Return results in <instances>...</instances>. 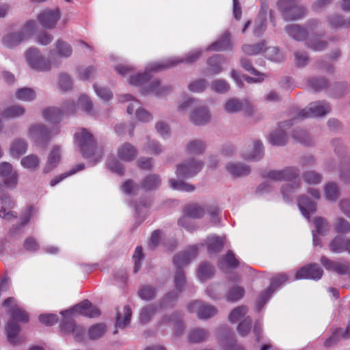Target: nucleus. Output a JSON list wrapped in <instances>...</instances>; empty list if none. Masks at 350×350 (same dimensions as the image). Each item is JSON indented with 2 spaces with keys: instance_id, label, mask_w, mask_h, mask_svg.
I'll list each match as a JSON object with an SVG mask.
<instances>
[{
  "instance_id": "1",
  "label": "nucleus",
  "mask_w": 350,
  "mask_h": 350,
  "mask_svg": "<svg viewBox=\"0 0 350 350\" xmlns=\"http://www.w3.org/2000/svg\"><path fill=\"white\" fill-rule=\"evenodd\" d=\"M75 143L84 158L94 163L98 162L103 154V150L96 145L92 133L86 129H79L74 135Z\"/></svg>"
},
{
  "instance_id": "2",
  "label": "nucleus",
  "mask_w": 350,
  "mask_h": 350,
  "mask_svg": "<svg viewBox=\"0 0 350 350\" xmlns=\"http://www.w3.org/2000/svg\"><path fill=\"white\" fill-rule=\"evenodd\" d=\"M15 302V299L13 297H9L3 302V306L11 307L10 312V319L7 324L5 331L8 341L13 345L18 344L20 342L18 336L20 327L15 321L27 323L29 321L28 314L22 308L18 307Z\"/></svg>"
},
{
  "instance_id": "3",
  "label": "nucleus",
  "mask_w": 350,
  "mask_h": 350,
  "mask_svg": "<svg viewBox=\"0 0 350 350\" xmlns=\"http://www.w3.org/2000/svg\"><path fill=\"white\" fill-rule=\"evenodd\" d=\"M201 55L202 51L200 50L195 49L189 52L184 59L180 57H172L161 62L152 63L148 66V68L151 71H159L170 68L182 62L192 64L196 62L200 57Z\"/></svg>"
},
{
  "instance_id": "4",
  "label": "nucleus",
  "mask_w": 350,
  "mask_h": 350,
  "mask_svg": "<svg viewBox=\"0 0 350 350\" xmlns=\"http://www.w3.org/2000/svg\"><path fill=\"white\" fill-rule=\"evenodd\" d=\"M277 6L286 21L299 19L306 13V8L299 5V0H280L278 1Z\"/></svg>"
},
{
  "instance_id": "5",
  "label": "nucleus",
  "mask_w": 350,
  "mask_h": 350,
  "mask_svg": "<svg viewBox=\"0 0 350 350\" xmlns=\"http://www.w3.org/2000/svg\"><path fill=\"white\" fill-rule=\"evenodd\" d=\"M204 209L197 204H187L184 208V215L178 219V224L189 232H193L197 226L191 222L189 218L200 219L204 216Z\"/></svg>"
},
{
  "instance_id": "6",
  "label": "nucleus",
  "mask_w": 350,
  "mask_h": 350,
  "mask_svg": "<svg viewBox=\"0 0 350 350\" xmlns=\"http://www.w3.org/2000/svg\"><path fill=\"white\" fill-rule=\"evenodd\" d=\"M202 161L189 159L177 165L176 174L179 178H189L196 176L203 167Z\"/></svg>"
},
{
  "instance_id": "7",
  "label": "nucleus",
  "mask_w": 350,
  "mask_h": 350,
  "mask_svg": "<svg viewBox=\"0 0 350 350\" xmlns=\"http://www.w3.org/2000/svg\"><path fill=\"white\" fill-rule=\"evenodd\" d=\"M26 59L29 66L36 70L48 71L51 68V62L36 48H31L27 51Z\"/></svg>"
},
{
  "instance_id": "8",
  "label": "nucleus",
  "mask_w": 350,
  "mask_h": 350,
  "mask_svg": "<svg viewBox=\"0 0 350 350\" xmlns=\"http://www.w3.org/2000/svg\"><path fill=\"white\" fill-rule=\"evenodd\" d=\"M26 59L29 66L36 70L48 71L51 68V62L36 48H31L27 51Z\"/></svg>"
},
{
  "instance_id": "9",
  "label": "nucleus",
  "mask_w": 350,
  "mask_h": 350,
  "mask_svg": "<svg viewBox=\"0 0 350 350\" xmlns=\"http://www.w3.org/2000/svg\"><path fill=\"white\" fill-rule=\"evenodd\" d=\"M330 111L329 105L325 101L311 103L307 108L300 111L297 115V119L310 117H322Z\"/></svg>"
},
{
  "instance_id": "10",
  "label": "nucleus",
  "mask_w": 350,
  "mask_h": 350,
  "mask_svg": "<svg viewBox=\"0 0 350 350\" xmlns=\"http://www.w3.org/2000/svg\"><path fill=\"white\" fill-rule=\"evenodd\" d=\"M58 133L59 129L57 128L49 130L43 124H36L31 128L29 135L37 144L44 145L53 136Z\"/></svg>"
},
{
  "instance_id": "11",
  "label": "nucleus",
  "mask_w": 350,
  "mask_h": 350,
  "mask_svg": "<svg viewBox=\"0 0 350 350\" xmlns=\"http://www.w3.org/2000/svg\"><path fill=\"white\" fill-rule=\"evenodd\" d=\"M188 310L191 313H196L200 319H206L215 316L217 308L211 305L206 304L201 301L196 300L187 306Z\"/></svg>"
},
{
  "instance_id": "12",
  "label": "nucleus",
  "mask_w": 350,
  "mask_h": 350,
  "mask_svg": "<svg viewBox=\"0 0 350 350\" xmlns=\"http://www.w3.org/2000/svg\"><path fill=\"white\" fill-rule=\"evenodd\" d=\"M72 313L93 318L98 317L100 311L96 307L93 306L90 301L86 299L80 304L75 305L72 310L61 312L63 316L68 317H70Z\"/></svg>"
},
{
  "instance_id": "13",
  "label": "nucleus",
  "mask_w": 350,
  "mask_h": 350,
  "mask_svg": "<svg viewBox=\"0 0 350 350\" xmlns=\"http://www.w3.org/2000/svg\"><path fill=\"white\" fill-rule=\"evenodd\" d=\"M323 274V270L318 264L310 263L300 268L296 273L295 280L308 279L319 280Z\"/></svg>"
},
{
  "instance_id": "14",
  "label": "nucleus",
  "mask_w": 350,
  "mask_h": 350,
  "mask_svg": "<svg viewBox=\"0 0 350 350\" xmlns=\"http://www.w3.org/2000/svg\"><path fill=\"white\" fill-rule=\"evenodd\" d=\"M287 280L288 276L284 273L278 274L271 280L269 287L265 292L262 293L258 298L257 306L258 310H260L261 308L263 307L275 289H276L283 283L286 282Z\"/></svg>"
},
{
  "instance_id": "15",
  "label": "nucleus",
  "mask_w": 350,
  "mask_h": 350,
  "mask_svg": "<svg viewBox=\"0 0 350 350\" xmlns=\"http://www.w3.org/2000/svg\"><path fill=\"white\" fill-rule=\"evenodd\" d=\"M299 175V170L294 167H287L281 170H271L267 177L272 180L286 181L292 180Z\"/></svg>"
},
{
  "instance_id": "16",
  "label": "nucleus",
  "mask_w": 350,
  "mask_h": 350,
  "mask_svg": "<svg viewBox=\"0 0 350 350\" xmlns=\"http://www.w3.org/2000/svg\"><path fill=\"white\" fill-rule=\"evenodd\" d=\"M0 176L3 178L4 184L8 188H14L18 183V173L13 170L12 165L8 162L0 163Z\"/></svg>"
},
{
  "instance_id": "17",
  "label": "nucleus",
  "mask_w": 350,
  "mask_h": 350,
  "mask_svg": "<svg viewBox=\"0 0 350 350\" xmlns=\"http://www.w3.org/2000/svg\"><path fill=\"white\" fill-rule=\"evenodd\" d=\"M224 108L227 113H237L241 110L249 115L252 113V106L248 100H241L237 98H231L224 105Z\"/></svg>"
},
{
  "instance_id": "18",
  "label": "nucleus",
  "mask_w": 350,
  "mask_h": 350,
  "mask_svg": "<svg viewBox=\"0 0 350 350\" xmlns=\"http://www.w3.org/2000/svg\"><path fill=\"white\" fill-rule=\"evenodd\" d=\"M59 18V9L44 10L38 17L40 24L46 29H53Z\"/></svg>"
},
{
  "instance_id": "19",
  "label": "nucleus",
  "mask_w": 350,
  "mask_h": 350,
  "mask_svg": "<svg viewBox=\"0 0 350 350\" xmlns=\"http://www.w3.org/2000/svg\"><path fill=\"white\" fill-rule=\"evenodd\" d=\"M320 262L325 269L334 271L339 275H345L350 273V268L347 262L334 261L325 256L321 257Z\"/></svg>"
},
{
  "instance_id": "20",
  "label": "nucleus",
  "mask_w": 350,
  "mask_h": 350,
  "mask_svg": "<svg viewBox=\"0 0 350 350\" xmlns=\"http://www.w3.org/2000/svg\"><path fill=\"white\" fill-rule=\"evenodd\" d=\"M198 247L197 246L191 247L187 251L179 253L174 258V264L176 267L177 270L187 264L197 256Z\"/></svg>"
},
{
  "instance_id": "21",
  "label": "nucleus",
  "mask_w": 350,
  "mask_h": 350,
  "mask_svg": "<svg viewBox=\"0 0 350 350\" xmlns=\"http://www.w3.org/2000/svg\"><path fill=\"white\" fill-rule=\"evenodd\" d=\"M182 314L179 312H174L170 316H164L159 321V325L172 323L174 325V334L176 336L181 334L184 330V325L181 321Z\"/></svg>"
},
{
  "instance_id": "22",
  "label": "nucleus",
  "mask_w": 350,
  "mask_h": 350,
  "mask_svg": "<svg viewBox=\"0 0 350 350\" xmlns=\"http://www.w3.org/2000/svg\"><path fill=\"white\" fill-rule=\"evenodd\" d=\"M67 324L72 327V333L77 341H81L84 334V330L80 325H77L68 317L64 316V319L61 323V329L65 333H70V329L67 327Z\"/></svg>"
},
{
  "instance_id": "23",
  "label": "nucleus",
  "mask_w": 350,
  "mask_h": 350,
  "mask_svg": "<svg viewBox=\"0 0 350 350\" xmlns=\"http://www.w3.org/2000/svg\"><path fill=\"white\" fill-rule=\"evenodd\" d=\"M211 120V115L206 107H201L193 110L190 114V120L196 125H203Z\"/></svg>"
},
{
  "instance_id": "24",
  "label": "nucleus",
  "mask_w": 350,
  "mask_h": 350,
  "mask_svg": "<svg viewBox=\"0 0 350 350\" xmlns=\"http://www.w3.org/2000/svg\"><path fill=\"white\" fill-rule=\"evenodd\" d=\"M72 53V49L71 46L61 39L56 42L55 49L49 53L51 57L57 56L63 58L69 57Z\"/></svg>"
},
{
  "instance_id": "25",
  "label": "nucleus",
  "mask_w": 350,
  "mask_h": 350,
  "mask_svg": "<svg viewBox=\"0 0 350 350\" xmlns=\"http://www.w3.org/2000/svg\"><path fill=\"white\" fill-rule=\"evenodd\" d=\"M136 148L129 143H124L118 149V157L124 161H131L137 157Z\"/></svg>"
},
{
  "instance_id": "26",
  "label": "nucleus",
  "mask_w": 350,
  "mask_h": 350,
  "mask_svg": "<svg viewBox=\"0 0 350 350\" xmlns=\"http://www.w3.org/2000/svg\"><path fill=\"white\" fill-rule=\"evenodd\" d=\"M285 31L289 36L298 41L305 40L308 36L307 30L297 24L286 26Z\"/></svg>"
},
{
  "instance_id": "27",
  "label": "nucleus",
  "mask_w": 350,
  "mask_h": 350,
  "mask_svg": "<svg viewBox=\"0 0 350 350\" xmlns=\"http://www.w3.org/2000/svg\"><path fill=\"white\" fill-rule=\"evenodd\" d=\"M35 211L34 207L29 206L22 216L21 224L17 226H13L10 230L9 234L12 237L20 235L22 233V228L29 222Z\"/></svg>"
},
{
  "instance_id": "28",
  "label": "nucleus",
  "mask_w": 350,
  "mask_h": 350,
  "mask_svg": "<svg viewBox=\"0 0 350 350\" xmlns=\"http://www.w3.org/2000/svg\"><path fill=\"white\" fill-rule=\"evenodd\" d=\"M61 158V149L58 146H55L53 147V150L51 151L48 161L46 163V165L44 168V172L48 173L51 170H52L54 167L57 166L58 163L60 161Z\"/></svg>"
},
{
  "instance_id": "29",
  "label": "nucleus",
  "mask_w": 350,
  "mask_h": 350,
  "mask_svg": "<svg viewBox=\"0 0 350 350\" xmlns=\"http://www.w3.org/2000/svg\"><path fill=\"white\" fill-rule=\"evenodd\" d=\"M298 206L303 215L307 219L310 218V213L316 211V204L306 196L299 198Z\"/></svg>"
},
{
  "instance_id": "30",
  "label": "nucleus",
  "mask_w": 350,
  "mask_h": 350,
  "mask_svg": "<svg viewBox=\"0 0 350 350\" xmlns=\"http://www.w3.org/2000/svg\"><path fill=\"white\" fill-rule=\"evenodd\" d=\"M2 206L0 209V217L5 220H11L17 217L16 214L12 211H7L6 208H12L14 206V202L10 198L5 197L1 200Z\"/></svg>"
},
{
  "instance_id": "31",
  "label": "nucleus",
  "mask_w": 350,
  "mask_h": 350,
  "mask_svg": "<svg viewBox=\"0 0 350 350\" xmlns=\"http://www.w3.org/2000/svg\"><path fill=\"white\" fill-rule=\"evenodd\" d=\"M27 143L23 139H14L10 148V152L12 157L18 158L27 150Z\"/></svg>"
},
{
  "instance_id": "32",
  "label": "nucleus",
  "mask_w": 350,
  "mask_h": 350,
  "mask_svg": "<svg viewBox=\"0 0 350 350\" xmlns=\"http://www.w3.org/2000/svg\"><path fill=\"white\" fill-rule=\"evenodd\" d=\"M239 260L235 258L234 254L231 251L224 255L219 261L218 266L221 270L227 269H234L239 265Z\"/></svg>"
},
{
  "instance_id": "33",
  "label": "nucleus",
  "mask_w": 350,
  "mask_h": 350,
  "mask_svg": "<svg viewBox=\"0 0 350 350\" xmlns=\"http://www.w3.org/2000/svg\"><path fill=\"white\" fill-rule=\"evenodd\" d=\"M207 250L209 254H215L221 251L224 247V239L217 236L211 235L206 240Z\"/></svg>"
},
{
  "instance_id": "34",
  "label": "nucleus",
  "mask_w": 350,
  "mask_h": 350,
  "mask_svg": "<svg viewBox=\"0 0 350 350\" xmlns=\"http://www.w3.org/2000/svg\"><path fill=\"white\" fill-rule=\"evenodd\" d=\"M226 170L233 176H242L247 175L250 169L247 165L240 163H229L226 167Z\"/></svg>"
},
{
  "instance_id": "35",
  "label": "nucleus",
  "mask_w": 350,
  "mask_h": 350,
  "mask_svg": "<svg viewBox=\"0 0 350 350\" xmlns=\"http://www.w3.org/2000/svg\"><path fill=\"white\" fill-rule=\"evenodd\" d=\"M347 239L342 235L336 236L329 243V250L335 254H341L345 252Z\"/></svg>"
},
{
  "instance_id": "36",
  "label": "nucleus",
  "mask_w": 350,
  "mask_h": 350,
  "mask_svg": "<svg viewBox=\"0 0 350 350\" xmlns=\"http://www.w3.org/2000/svg\"><path fill=\"white\" fill-rule=\"evenodd\" d=\"M161 183L159 176L151 174L147 176L140 184V187L145 191H150L157 189Z\"/></svg>"
},
{
  "instance_id": "37",
  "label": "nucleus",
  "mask_w": 350,
  "mask_h": 350,
  "mask_svg": "<svg viewBox=\"0 0 350 350\" xmlns=\"http://www.w3.org/2000/svg\"><path fill=\"white\" fill-rule=\"evenodd\" d=\"M131 315V308L129 306H125L123 308L122 315L120 312L116 314V326L120 329L126 327L130 323Z\"/></svg>"
},
{
  "instance_id": "38",
  "label": "nucleus",
  "mask_w": 350,
  "mask_h": 350,
  "mask_svg": "<svg viewBox=\"0 0 350 350\" xmlns=\"http://www.w3.org/2000/svg\"><path fill=\"white\" fill-rule=\"evenodd\" d=\"M231 44L229 33H225L222 38L211 44L207 50L211 51H225L230 49Z\"/></svg>"
},
{
  "instance_id": "39",
  "label": "nucleus",
  "mask_w": 350,
  "mask_h": 350,
  "mask_svg": "<svg viewBox=\"0 0 350 350\" xmlns=\"http://www.w3.org/2000/svg\"><path fill=\"white\" fill-rule=\"evenodd\" d=\"M158 307L155 304H148L143 307L139 313V321L142 323H147L154 316Z\"/></svg>"
},
{
  "instance_id": "40",
  "label": "nucleus",
  "mask_w": 350,
  "mask_h": 350,
  "mask_svg": "<svg viewBox=\"0 0 350 350\" xmlns=\"http://www.w3.org/2000/svg\"><path fill=\"white\" fill-rule=\"evenodd\" d=\"M224 62V58L221 55H215L208 59L209 66L208 72L210 74H218L221 71V65Z\"/></svg>"
},
{
  "instance_id": "41",
  "label": "nucleus",
  "mask_w": 350,
  "mask_h": 350,
  "mask_svg": "<svg viewBox=\"0 0 350 350\" xmlns=\"http://www.w3.org/2000/svg\"><path fill=\"white\" fill-rule=\"evenodd\" d=\"M63 112L58 107H49L44 110V118L50 122H59L62 117Z\"/></svg>"
},
{
  "instance_id": "42",
  "label": "nucleus",
  "mask_w": 350,
  "mask_h": 350,
  "mask_svg": "<svg viewBox=\"0 0 350 350\" xmlns=\"http://www.w3.org/2000/svg\"><path fill=\"white\" fill-rule=\"evenodd\" d=\"M208 337L207 330L202 328H195L189 333V341L191 342H201L206 340Z\"/></svg>"
},
{
  "instance_id": "43",
  "label": "nucleus",
  "mask_w": 350,
  "mask_h": 350,
  "mask_svg": "<svg viewBox=\"0 0 350 350\" xmlns=\"http://www.w3.org/2000/svg\"><path fill=\"white\" fill-rule=\"evenodd\" d=\"M206 145L202 141L195 139L187 144L186 151L189 154H199L204 151Z\"/></svg>"
},
{
  "instance_id": "44",
  "label": "nucleus",
  "mask_w": 350,
  "mask_h": 350,
  "mask_svg": "<svg viewBox=\"0 0 350 350\" xmlns=\"http://www.w3.org/2000/svg\"><path fill=\"white\" fill-rule=\"evenodd\" d=\"M266 42H261L256 44H244L242 46V50L244 53L248 55H256L261 52H264Z\"/></svg>"
},
{
  "instance_id": "45",
  "label": "nucleus",
  "mask_w": 350,
  "mask_h": 350,
  "mask_svg": "<svg viewBox=\"0 0 350 350\" xmlns=\"http://www.w3.org/2000/svg\"><path fill=\"white\" fill-rule=\"evenodd\" d=\"M214 274V268L212 265L203 262L198 270V275L200 280L204 281L211 278Z\"/></svg>"
},
{
  "instance_id": "46",
  "label": "nucleus",
  "mask_w": 350,
  "mask_h": 350,
  "mask_svg": "<svg viewBox=\"0 0 350 350\" xmlns=\"http://www.w3.org/2000/svg\"><path fill=\"white\" fill-rule=\"evenodd\" d=\"M269 141L273 145L283 146L286 144L287 137L283 131L279 130L270 134Z\"/></svg>"
},
{
  "instance_id": "47",
  "label": "nucleus",
  "mask_w": 350,
  "mask_h": 350,
  "mask_svg": "<svg viewBox=\"0 0 350 350\" xmlns=\"http://www.w3.org/2000/svg\"><path fill=\"white\" fill-rule=\"evenodd\" d=\"M25 109L21 105H12L7 109L3 113V117L6 118H15L23 116Z\"/></svg>"
},
{
  "instance_id": "48",
  "label": "nucleus",
  "mask_w": 350,
  "mask_h": 350,
  "mask_svg": "<svg viewBox=\"0 0 350 350\" xmlns=\"http://www.w3.org/2000/svg\"><path fill=\"white\" fill-rule=\"evenodd\" d=\"M265 56L267 59L272 62H280L283 59V55L280 50L275 46L266 47L264 52Z\"/></svg>"
},
{
  "instance_id": "49",
  "label": "nucleus",
  "mask_w": 350,
  "mask_h": 350,
  "mask_svg": "<svg viewBox=\"0 0 350 350\" xmlns=\"http://www.w3.org/2000/svg\"><path fill=\"white\" fill-rule=\"evenodd\" d=\"M307 46L314 51H320L327 47L328 43L325 40H321L318 38L311 37L307 40Z\"/></svg>"
},
{
  "instance_id": "50",
  "label": "nucleus",
  "mask_w": 350,
  "mask_h": 350,
  "mask_svg": "<svg viewBox=\"0 0 350 350\" xmlns=\"http://www.w3.org/2000/svg\"><path fill=\"white\" fill-rule=\"evenodd\" d=\"M245 294V290L243 287L239 286H234L230 288L227 295L226 299L228 301H237L241 299Z\"/></svg>"
},
{
  "instance_id": "51",
  "label": "nucleus",
  "mask_w": 350,
  "mask_h": 350,
  "mask_svg": "<svg viewBox=\"0 0 350 350\" xmlns=\"http://www.w3.org/2000/svg\"><path fill=\"white\" fill-rule=\"evenodd\" d=\"M16 96L23 101H31L36 98L34 90L29 88H23L17 90Z\"/></svg>"
},
{
  "instance_id": "52",
  "label": "nucleus",
  "mask_w": 350,
  "mask_h": 350,
  "mask_svg": "<svg viewBox=\"0 0 350 350\" xmlns=\"http://www.w3.org/2000/svg\"><path fill=\"white\" fill-rule=\"evenodd\" d=\"M23 40V34L21 32H15L5 36L3 42L6 46L12 47L21 43Z\"/></svg>"
},
{
  "instance_id": "53",
  "label": "nucleus",
  "mask_w": 350,
  "mask_h": 350,
  "mask_svg": "<svg viewBox=\"0 0 350 350\" xmlns=\"http://www.w3.org/2000/svg\"><path fill=\"white\" fill-rule=\"evenodd\" d=\"M334 228L338 233L347 234L350 232V224L345 219L339 217L334 223Z\"/></svg>"
},
{
  "instance_id": "54",
  "label": "nucleus",
  "mask_w": 350,
  "mask_h": 350,
  "mask_svg": "<svg viewBox=\"0 0 350 350\" xmlns=\"http://www.w3.org/2000/svg\"><path fill=\"white\" fill-rule=\"evenodd\" d=\"M170 183L172 189L180 191L191 192L195 189V187L193 185L185 183L183 180L171 179L170 180Z\"/></svg>"
},
{
  "instance_id": "55",
  "label": "nucleus",
  "mask_w": 350,
  "mask_h": 350,
  "mask_svg": "<svg viewBox=\"0 0 350 350\" xmlns=\"http://www.w3.org/2000/svg\"><path fill=\"white\" fill-rule=\"evenodd\" d=\"M302 178L308 185L319 184L322 181V176L320 174L314 171H307L302 175Z\"/></svg>"
},
{
  "instance_id": "56",
  "label": "nucleus",
  "mask_w": 350,
  "mask_h": 350,
  "mask_svg": "<svg viewBox=\"0 0 350 350\" xmlns=\"http://www.w3.org/2000/svg\"><path fill=\"white\" fill-rule=\"evenodd\" d=\"M170 92L171 88L170 87H160V82L159 81H152L148 90V92L154 94L156 96H163Z\"/></svg>"
},
{
  "instance_id": "57",
  "label": "nucleus",
  "mask_w": 350,
  "mask_h": 350,
  "mask_svg": "<svg viewBox=\"0 0 350 350\" xmlns=\"http://www.w3.org/2000/svg\"><path fill=\"white\" fill-rule=\"evenodd\" d=\"M264 154L263 145L260 141H255L254 142V150L250 154L245 157L246 159L256 161L262 157Z\"/></svg>"
},
{
  "instance_id": "58",
  "label": "nucleus",
  "mask_w": 350,
  "mask_h": 350,
  "mask_svg": "<svg viewBox=\"0 0 350 350\" xmlns=\"http://www.w3.org/2000/svg\"><path fill=\"white\" fill-rule=\"evenodd\" d=\"M21 165L27 169H36L40 163L38 157L35 154H29L21 159Z\"/></svg>"
},
{
  "instance_id": "59",
  "label": "nucleus",
  "mask_w": 350,
  "mask_h": 350,
  "mask_svg": "<svg viewBox=\"0 0 350 350\" xmlns=\"http://www.w3.org/2000/svg\"><path fill=\"white\" fill-rule=\"evenodd\" d=\"M138 294L141 299L149 301L156 297V291L153 287L145 285L139 288Z\"/></svg>"
},
{
  "instance_id": "60",
  "label": "nucleus",
  "mask_w": 350,
  "mask_h": 350,
  "mask_svg": "<svg viewBox=\"0 0 350 350\" xmlns=\"http://www.w3.org/2000/svg\"><path fill=\"white\" fill-rule=\"evenodd\" d=\"M325 195L328 200H336L339 196V191L335 183H330L325 185Z\"/></svg>"
},
{
  "instance_id": "61",
  "label": "nucleus",
  "mask_w": 350,
  "mask_h": 350,
  "mask_svg": "<svg viewBox=\"0 0 350 350\" xmlns=\"http://www.w3.org/2000/svg\"><path fill=\"white\" fill-rule=\"evenodd\" d=\"M247 312V307L244 306L237 307L229 314V321L232 323H234L243 317Z\"/></svg>"
},
{
  "instance_id": "62",
  "label": "nucleus",
  "mask_w": 350,
  "mask_h": 350,
  "mask_svg": "<svg viewBox=\"0 0 350 350\" xmlns=\"http://www.w3.org/2000/svg\"><path fill=\"white\" fill-rule=\"evenodd\" d=\"M316 230L319 234H324L329 231L330 225L323 217H317L314 220Z\"/></svg>"
},
{
  "instance_id": "63",
  "label": "nucleus",
  "mask_w": 350,
  "mask_h": 350,
  "mask_svg": "<svg viewBox=\"0 0 350 350\" xmlns=\"http://www.w3.org/2000/svg\"><path fill=\"white\" fill-rule=\"evenodd\" d=\"M105 332V327L103 324H96L89 329L88 335L91 339H97L101 337Z\"/></svg>"
},
{
  "instance_id": "64",
  "label": "nucleus",
  "mask_w": 350,
  "mask_h": 350,
  "mask_svg": "<svg viewBox=\"0 0 350 350\" xmlns=\"http://www.w3.org/2000/svg\"><path fill=\"white\" fill-rule=\"evenodd\" d=\"M327 81L323 78H312L308 81V85L314 91H320L327 85Z\"/></svg>"
}]
</instances>
